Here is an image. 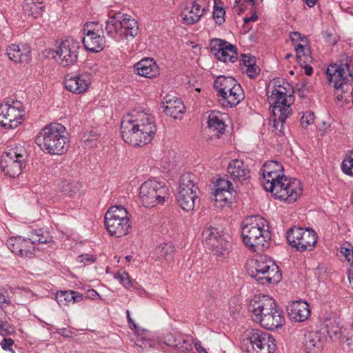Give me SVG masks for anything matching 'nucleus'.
I'll return each instance as SVG.
<instances>
[{"instance_id":"50","label":"nucleus","mask_w":353,"mask_h":353,"mask_svg":"<svg viewBox=\"0 0 353 353\" xmlns=\"http://www.w3.org/2000/svg\"><path fill=\"white\" fill-rule=\"evenodd\" d=\"M290 39L294 46L298 43H307V39L306 37L301 34V33H299L298 32H291L290 33Z\"/></svg>"},{"instance_id":"62","label":"nucleus","mask_w":353,"mask_h":353,"mask_svg":"<svg viewBox=\"0 0 353 353\" xmlns=\"http://www.w3.org/2000/svg\"><path fill=\"white\" fill-rule=\"evenodd\" d=\"M88 292L90 294V296H92V299H94V296H99V294L94 290H91L88 291Z\"/></svg>"},{"instance_id":"2","label":"nucleus","mask_w":353,"mask_h":353,"mask_svg":"<svg viewBox=\"0 0 353 353\" xmlns=\"http://www.w3.org/2000/svg\"><path fill=\"white\" fill-rule=\"evenodd\" d=\"M288 83L281 84L279 80L270 82L268 86V99L270 107L272 108L273 125L272 130L278 136H283L284 123L285 119L292 113V108L288 101L287 97H290V94H287V88Z\"/></svg>"},{"instance_id":"43","label":"nucleus","mask_w":353,"mask_h":353,"mask_svg":"<svg viewBox=\"0 0 353 353\" xmlns=\"http://www.w3.org/2000/svg\"><path fill=\"white\" fill-rule=\"evenodd\" d=\"M30 237L33 243V245H34L36 243L42 244L47 243L51 241L50 236H49L47 234L45 235L41 230L32 231L30 235Z\"/></svg>"},{"instance_id":"20","label":"nucleus","mask_w":353,"mask_h":353,"mask_svg":"<svg viewBox=\"0 0 353 353\" xmlns=\"http://www.w3.org/2000/svg\"><path fill=\"white\" fill-rule=\"evenodd\" d=\"M91 82V74L88 72H83L77 75H66L64 84L66 90L70 92L80 94L87 91Z\"/></svg>"},{"instance_id":"56","label":"nucleus","mask_w":353,"mask_h":353,"mask_svg":"<svg viewBox=\"0 0 353 353\" xmlns=\"http://www.w3.org/2000/svg\"><path fill=\"white\" fill-rule=\"evenodd\" d=\"M302 67L304 68L305 73L310 76L313 73V68L311 65H310V63H302V65H301Z\"/></svg>"},{"instance_id":"9","label":"nucleus","mask_w":353,"mask_h":353,"mask_svg":"<svg viewBox=\"0 0 353 353\" xmlns=\"http://www.w3.org/2000/svg\"><path fill=\"white\" fill-rule=\"evenodd\" d=\"M105 226L111 236L121 237L131 228L128 212L122 206H112L105 214Z\"/></svg>"},{"instance_id":"25","label":"nucleus","mask_w":353,"mask_h":353,"mask_svg":"<svg viewBox=\"0 0 353 353\" xmlns=\"http://www.w3.org/2000/svg\"><path fill=\"white\" fill-rule=\"evenodd\" d=\"M303 345L306 353H321L323 340L320 332L307 331L304 334Z\"/></svg>"},{"instance_id":"57","label":"nucleus","mask_w":353,"mask_h":353,"mask_svg":"<svg viewBox=\"0 0 353 353\" xmlns=\"http://www.w3.org/2000/svg\"><path fill=\"white\" fill-rule=\"evenodd\" d=\"M79 261L80 262H93L94 259L88 254H82L79 256Z\"/></svg>"},{"instance_id":"11","label":"nucleus","mask_w":353,"mask_h":353,"mask_svg":"<svg viewBox=\"0 0 353 353\" xmlns=\"http://www.w3.org/2000/svg\"><path fill=\"white\" fill-rule=\"evenodd\" d=\"M288 244L296 251L310 252L316 245L318 236L316 232L310 228L292 227L286 233Z\"/></svg>"},{"instance_id":"47","label":"nucleus","mask_w":353,"mask_h":353,"mask_svg":"<svg viewBox=\"0 0 353 353\" xmlns=\"http://www.w3.org/2000/svg\"><path fill=\"white\" fill-rule=\"evenodd\" d=\"M314 122V114L311 111H306L303 113L300 123L303 128H306L307 126L313 124Z\"/></svg>"},{"instance_id":"39","label":"nucleus","mask_w":353,"mask_h":353,"mask_svg":"<svg viewBox=\"0 0 353 353\" xmlns=\"http://www.w3.org/2000/svg\"><path fill=\"white\" fill-rule=\"evenodd\" d=\"M296 57L300 65L302 63H310L312 57L310 47L307 43H298L294 46Z\"/></svg>"},{"instance_id":"8","label":"nucleus","mask_w":353,"mask_h":353,"mask_svg":"<svg viewBox=\"0 0 353 353\" xmlns=\"http://www.w3.org/2000/svg\"><path fill=\"white\" fill-rule=\"evenodd\" d=\"M265 190L271 192L275 199L287 203L295 202L303 192L300 181L285 176L270 185H268Z\"/></svg>"},{"instance_id":"36","label":"nucleus","mask_w":353,"mask_h":353,"mask_svg":"<svg viewBox=\"0 0 353 353\" xmlns=\"http://www.w3.org/2000/svg\"><path fill=\"white\" fill-rule=\"evenodd\" d=\"M195 179V176L191 173L183 174L180 179L179 192L199 193Z\"/></svg>"},{"instance_id":"33","label":"nucleus","mask_w":353,"mask_h":353,"mask_svg":"<svg viewBox=\"0 0 353 353\" xmlns=\"http://www.w3.org/2000/svg\"><path fill=\"white\" fill-rule=\"evenodd\" d=\"M83 294L73 290L60 291L56 294V300L60 306L69 305L83 301Z\"/></svg>"},{"instance_id":"12","label":"nucleus","mask_w":353,"mask_h":353,"mask_svg":"<svg viewBox=\"0 0 353 353\" xmlns=\"http://www.w3.org/2000/svg\"><path fill=\"white\" fill-rule=\"evenodd\" d=\"M168 188L160 181L148 180L139 188V198L146 208H153L163 204L168 198Z\"/></svg>"},{"instance_id":"21","label":"nucleus","mask_w":353,"mask_h":353,"mask_svg":"<svg viewBox=\"0 0 353 353\" xmlns=\"http://www.w3.org/2000/svg\"><path fill=\"white\" fill-rule=\"evenodd\" d=\"M216 189L212 200L217 207H223L230 203L234 196V188L232 184L228 179L220 178L216 181Z\"/></svg>"},{"instance_id":"1","label":"nucleus","mask_w":353,"mask_h":353,"mask_svg":"<svg viewBox=\"0 0 353 353\" xmlns=\"http://www.w3.org/2000/svg\"><path fill=\"white\" fill-rule=\"evenodd\" d=\"M157 132L154 117L143 110H133L123 117L121 134L123 141L133 146H143L150 143Z\"/></svg>"},{"instance_id":"23","label":"nucleus","mask_w":353,"mask_h":353,"mask_svg":"<svg viewBox=\"0 0 353 353\" xmlns=\"http://www.w3.org/2000/svg\"><path fill=\"white\" fill-rule=\"evenodd\" d=\"M263 184L264 188L285 176L283 165L278 161H270L265 163L262 168Z\"/></svg>"},{"instance_id":"42","label":"nucleus","mask_w":353,"mask_h":353,"mask_svg":"<svg viewBox=\"0 0 353 353\" xmlns=\"http://www.w3.org/2000/svg\"><path fill=\"white\" fill-rule=\"evenodd\" d=\"M341 170L345 174L353 176V150L345 157L341 163Z\"/></svg>"},{"instance_id":"38","label":"nucleus","mask_w":353,"mask_h":353,"mask_svg":"<svg viewBox=\"0 0 353 353\" xmlns=\"http://www.w3.org/2000/svg\"><path fill=\"white\" fill-rule=\"evenodd\" d=\"M44 6L42 2L38 0H26L23 6L24 12L28 16L37 18L41 15Z\"/></svg>"},{"instance_id":"52","label":"nucleus","mask_w":353,"mask_h":353,"mask_svg":"<svg viewBox=\"0 0 353 353\" xmlns=\"http://www.w3.org/2000/svg\"><path fill=\"white\" fill-rule=\"evenodd\" d=\"M260 72V68L254 63V65H249L245 70V72L250 79L256 78Z\"/></svg>"},{"instance_id":"61","label":"nucleus","mask_w":353,"mask_h":353,"mask_svg":"<svg viewBox=\"0 0 353 353\" xmlns=\"http://www.w3.org/2000/svg\"><path fill=\"white\" fill-rule=\"evenodd\" d=\"M305 1L306 4L310 8L314 7L317 1V0H305Z\"/></svg>"},{"instance_id":"53","label":"nucleus","mask_w":353,"mask_h":353,"mask_svg":"<svg viewBox=\"0 0 353 353\" xmlns=\"http://www.w3.org/2000/svg\"><path fill=\"white\" fill-rule=\"evenodd\" d=\"M13 344L14 340L11 338H5L1 342V346L5 350H10Z\"/></svg>"},{"instance_id":"40","label":"nucleus","mask_w":353,"mask_h":353,"mask_svg":"<svg viewBox=\"0 0 353 353\" xmlns=\"http://www.w3.org/2000/svg\"><path fill=\"white\" fill-rule=\"evenodd\" d=\"M326 332L332 341L340 339L343 341L344 330L334 322H331L326 326Z\"/></svg>"},{"instance_id":"6","label":"nucleus","mask_w":353,"mask_h":353,"mask_svg":"<svg viewBox=\"0 0 353 353\" xmlns=\"http://www.w3.org/2000/svg\"><path fill=\"white\" fill-rule=\"evenodd\" d=\"M214 88L225 107L236 106L245 98L241 85L233 77L219 76L214 82Z\"/></svg>"},{"instance_id":"7","label":"nucleus","mask_w":353,"mask_h":353,"mask_svg":"<svg viewBox=\"0 0 353 353\" xmlns=\"http://www.w3.org/2000/svg\"><path fill=\"white\" fill-rule=\"evenodd\" d=\"M327 78L336 90L335 95L339 100L345 92V86L353 81V63L348 58L339 63H331L326 70Z\"/></svg>"},{"instance_id":"17","label":"nucleus","mask_w":353,"mask_h":353,"mask_svg":"<svg viewBox=\"0 0 353 353\" xmlns=\"http://www.w3.org/2000/svg\"><path fill=\"white\" fill-rule=\"evenodd\" d=\"M210 47L212 54L221 61L234 63L237 60L236 48L228 41L221 39H212Z\"/></svg>"},{"instance_id":"54","label":"nucleus","mask_w":353,"mask_h":353,"mask_svg":"<svg viewBox=\"0 0 353 353\" xmlns=\"http://www.w3.org/2000/svg\"><path fill=\"white\" fill-rule=\"evenodd\" d=\"M241 61L246 68L248 67L249 65H254L255 63L254 57L246 54H242Z\"/></svg>"},{"instance_id":"3","label":"nucleus","mask_w":353,"mask_h":353,"mask_svg":"<svg viewBox=\"0 0 353 353\" xmlns=\"http://www.w3.org/2000/svg\"><path fill=\"white\" fill-rule=\"evenodd\" d=\"M244 245L254 252H263L269 248L270 233L267 221L260 216L246 218L242 224Z\"/></svg>"},{"instance_id":"15","label":"nucleus","mask_w":353,"mask_h":353,"mask_svg":"<svg viewBox=\"0 0 353 353\" xmlns=\"http://www.w3.org/2000/svg\"><path fill=\"white\" fill-rule=\"evenodd\" d=\"M79 43L73 38L62 41L57 47V61L63 67L73 65L78 59Z\"/></svg>"},{"instance_id":"29","label":"nucleus","mask_w":353,"mask_h":353,"mask_svg":"<svg viewBox=\"0 0 353 353\" xmlns=\"http://www.w3.org/2000/svg\"><path fill=\"white\" fill-rule=\"evenodd\" d=\"M137 74L146 77L154 78L159 74V68L152 58H145L134 65Z\"/></svg>"},{"instance_id":"4","label":"nucleus","mask_w":353,"mask_h":353,"mask_svg":"<svg viewBox=\"0 0 353 353\" xmlns=\"http://www.w3.org/2000/svg\"><path fill=\"white\" fill-rule=\"evenodd\" d=\"M35 142L43 152L50 154H62L69 146L65 128L59 123H50L42 128Z\"/></svg>"},{"instance_id":"5","label":"nucleus","mask_w":353,"mask_h":353,"mask_svg":"<svg viewBox=\"0 0 353 353\" xmlns=\"http://www.w3.org/2000/svg\"><path fill=\"white\" fill-rule=\"evenodd\" d=\"M245 268L248 274L262 285L278 283L281 280L279 266L266 255L248 260Z\"/></svg>"},{"instance_id":"51","label":"nucleus","mask_w":353,"mask_h":353,"mask_svg":"<svg viewBox=\"0 0 353 353\" xmlns=\"http://www.w3.org/2000/svg\"><path fill=\"white\" fill-rule=\"evenodd\" d=\"M13 332L14 329L6 321H0V335H10Z\"/></svg>"},{"instance_id":"58","label":"nucleus","mask_w":353,"mask_h":353,"mask_svg":"<svg viewBox=\"0 0 353 353\" xmlns=\"http://www.w3.org/2000/svg\"><path fill=\"white\" fill-rule=\"evenodd\" d=\"M194 347L199 353H208L205 349L201 345L200 341H194Z\"/></svg>"},{"instance_id":"19","label":"nucleus","mask_w":353,"mask_h":353,"mask_svg":"<svg viewBox=\"0 0 353 353\" xmlns=\"http://www.w3.org/2000/svg\"><path fill=\"white\" fill-rule=\"evenodd\" d=\"M97 26L94 23H86L83 28L84 37L82 39L85 48L90 52H98L102 50L105 46V39L98 32H95L93 26Z\"/></svg>"},{"instance_id":"44","label":"nucleus","mask_w":353,"mask_h":353,"mask_svg":"<svg viewBox=\"0 0 353 353\" xmlns=\"http://www.w3.org/2000/svg\"><path fill=\"white\" fill-rule=\"evenodd\" d=\"M225 12L222 7L216 6V0H214V6L213 12L214 19L218 25H221L225 22Z\"/></svg>"},{"instance_id":"26","label":"nucleus","mask_w":353,"mask_h":353,"mask_svg":"<svg viewBox=\"0 0 353 353\" xmlns=\"http://www.w3.org/2000/svg\"><path fill=\"white\" fill-rule=\"evenodd\" d=\"M290 318L296 322H303L310 315V306L306 301H296L287 307Z\"/></svg>"},{"instance_id":"32","label":"nucleus","mask_w":353,"mask_h":353,"mask_svg":"<svg viewBox=\"0 0 353 353\" xmlns=\"http://www.w3.org/2000/svg\"><path fill=\"white\" fill-rule=\"evenodd\" d=\"M225 124L222 115L219 112L211 111L208 117V128L210 132H215L217 138L225 131Z\"/></svg>"},{"instance_id":"34","label":"nucleus","mask_w":353,"mask_h":353,"mask_svg":"<svg viewBox=\"0 0 353 353\" xmlns=\"http://www.w3.org/2000/svg\"><path fill=\"white\" fill-rule=\"evenodd\" d=\"M123 17V13L117 12L110 17L105 22V32L108 36L111 38L122 33L121 19Z\"/></svg>"},{"instance_id":"31","label":"nucleus","mask_w":353,"mask_h":353,"mask_svg":"<svg viewBox=\"0 0 353 353\" xmlns=\"http://www.w3.org/2000/svg\"><path fill=\"white\" fill-rule=\"evenodd\" d=\"M205 9L201 10V6L196 1L191 3V6H186L182 11L181 17L183 23L187 25H192L196 23L203 15Z\"/></svg>"},{"instance_id":"63","label":"nucleus","mask_w":353,"mask_h":353,"mask_svg":"<svg viewBox=\"0 0 353 353\" xmlns=\"http://www.w3.org/2000/svg\"><path fill=\"white\" fill-rule=\"evenodd\" d=\"M348 276H353V265H351L350 268Z\"/></svg>"},{"instance_id":"24","label":"nucleus","mask_w":353,"mask_h":353,"mask_svg":"<svg viewBox=\"0 0 353 353\" xmlns=\"http://www.w3.org/2000/svg\"><path fill=\"white\" fill-rule=\"evenodd\" d=\"M228 172L231 179L235 182L241 184H247L249 182L250 175L248 166L239 159H234L228 165Z\"/></svg>"},{"instance_id":"41","label":"nucleus","mask_w":353,"mask_h":353,"mask_svg":"<svg viewBox=\"0 0 353 353\" xmlns=\"http://www.w3.org/2000/svg\"><path fill=\"white\" fill-rule=\"evenodd\" d=\"M174 248L168 243H164L156 248L155 253L159 258H163L166 261L170 260L174 252Z\"/></svg>"},{"instance_id":"60","label":"nucleus","mask_w":353,"mask_h":353,"mask_svg":"<svg viewBox=\"0 0 353 353\" xmlns=\"http://www.w3.org/2000/svg\"><path fill=\"white\" fill-rule=\"evenodd\" d=\"M6 303L7 305L10 304V301L8 299L5 295L0 293V304Z\"/></svg>"},{"instance_id":"49","label":"nucleus","mask_w":353,"mask_h":353,"mask_svg":"<svg viewBox=\"0 0 353 353\" xmlns=\"http://www.w3.org/2000/svg\"><path fill=\"white\" fill-rule=\"evenodd\" d=\"M343 342L347 343V345L351 347L353 345V325H350L348 328L344 329V335Z\"/></svg>"},{"instance_id":"13","label":"nucleus","mask_w":353,"mask_h":353,"mask_svg":"<svg viewBox=\"0 0 353 353\" xmlns=\"http://www.w3.org/2000/svg\"><path fill=\"white\" fill-rule=\"evenodd\" d=\"M26 154L23 147L15 146L8 149L1 154L0 167L6 175L15 178L21 174Z\"/></svg>"},{"instance_id":"46","label":"nucleus","mask_w":353,"mask_h":353,"mask_svg":"<svg viewBox=\"0 0 353 353\" xmlns=\"http://www.w3.org/2000/svg\"><path fill=\"white\" fill-rule=\"evenodd\" d=\"M115 278L120 280V282L126 288H130L132 287V281L130 277V275L125 271L119 272L115 275Z\"/></svg>"},{"instance_id":"18","label":"nucleus","mask_w":353,"mask_h":353,"mask_svg":"<svg viewBox=\"0 0 353 353\" xmlns=\"http://www.w3.org/2000/svg\"><path fill=\"white\" fill-rule=\"evenodd\" d=\"M278 307L274 300L265 295L256 296L250 301L248 305V310L254 314V321L259 323L261 317H265L267 314Z\"/></svg>"},{"instance_id":"37","label":"nucleus","mask_w":353,"mask_h":353,"mask_svg":"<svg viewBox=\"0 0 353 353\" xmlns=\"http://www.w3.org/2000/svg\"><path fill=\"white\" fill-rule=\"evenodd\" d=\"M122 33L125 37L130 36L134 37L139 30L137 22L131 16L123 14V17L121 19Z\"/></svg>"},{"instance_id":"30","label":"nucleus","mask_w":353,"mask_h":353,"mask_svg":"<svg viewBox=\"0 0 353 353\" xmlns=\"http://www.w3.org/2000/svg\"><path fill=\"white\" fill-rule=\"evenodd\" d=\"M164 112L174 119L183 113L185 107L181 99L172 96H166L164 98Z\"/></svg>"},{"instance_id":"16","label":"nucleus","mask_w":353,"mask_h":353,"mask_svg":"<svg viewBox=\"0 0 353 353\" xmlns=\"http://www.w3.org/2000/svg\"><path fill=\"white\" fill-rule=\"evenodd\" d=\"M248 340L253 353H273L276 345L274 338L268 333L259 330H252L248 334Z\"/></svg>"},{"instance_id":"64","label":"nucleus","mask_w":353,"mask_h":353,"mask_svg":"<svg viewBox=\"0 0 353 353\" xmlns=\"http://www.w3.org/2000/svg\"><path fill=\"white\" fill-rule=\"evenodd\" d=\"M350 285L353 288V276H348Z\"/></svg>"},{"instance_id":"14","label":"nucleus","mask_w":353,"mask_h":353,"mask_svg":"<svg viewBox=\"0 0 353 353\" xmlns=\"http://www.w3.org/2000/svg\"><path fill=\"white\" fill-rule=\"evenodd\" d=\"M25 110L19 101H8L0 105V125L7 129H14L23 120Z\"/></svg>"},{"instance_id":"55","label":"nucleus","mask_w":353,"mask_h":353,"mask_svg":"<svg viewBox=\"0 0 353 353\" xmlns=\"http://www.w3.org/2000/svg\"><path fill=\"white\" fill-rule=\"evenodd\" d=\"M126 316H127L128 322L130 324V329L136 330L137 328V325L134 323V321L132 320V319L131 318L130 311L128 310H126Z\"/></svg>"},{"instance_id":"10","label":"nucleus","mask_w":353,"mask_h":353,"mask_svg":"<svg viewBox=\"0 0 353 353\" xmlns=\"http://www.w3.org/2000/svg\"><path fill=\"white\" fill-rule=\"evenodd\" d=\"M203 239L212 249V254L218 261L226 258L231 250L229 236L211 225H205L202 233Z\"/></svg>"},{"instance_id":"48","label":"nucleus","mask_w":353,"mask_h":353,"mask_svg":"<svg viewBox=\"0 0 353 353\" xmlns=\"http://www.w3.org/2000/svg\"><path fill=\"white\" fill-rule=\"evenodd\" d=\"M179 336V334H177L168 333L163 336V343L168 346L175 347V346H177L176 343Z\"/></svg>"},{"instance_id":"35","label":"nucleus","mask_w":353,"mask_h":353,"mask_svg":"<svg viewBox=\"0 0 353 353\" xmlns=\"http://www.w3.org/2000/svg\"><path fill=\"white\" fill-rule=\"evenodd\" d=\"M199 193L178 192L176 199L179 206L185 211L194 210Z\"/></svg>"},{"instance_id":"59","label":"nucleus","mask_w":353,"mask_h":353,"mask_svg":"<svg viewBox=\"0 0 353 353\" xmlns=\"http://www.w3.org/2000/svg\"><path fill=\"white\" fill-rule=\"evenodd\" d=\"M257 19H258V16L256 13H254L250 17L244 18L243 21H244V23L246 24L251 21L254 22V21H257Z\"/></svg>"},{"instance_id":"22","label":"nucleus","mask_w":353,"mask_h":353,"mask_svg":"<svg viewBox=\"0 0 353 353\" xmlns=\"http://www.w3.org/2000/svg\"><path fill=\"white\" fill-rule=\"evenodd\" d=\"M7 246L12 252L21 256L31 257L34 250L30 237H10L7 241Z\"/></svg>"},{"instance_id":"28","label":"nucleus","mask_w":353,"mask_h":353,"mask_svg":"<svg viewBox=\"0 0 353 353\" xmlns=\"http://www.w3.org/2000/svg\"><path fill=\"white\" fill-rule=\"evenodd\" d=\"M285 318L281 309L278 306L265 317L259 319L260 325L267 330H274L283 326Z\"/></svg>"},{"instance_id":"45","label":"nucleus","mask_w":353,"mask_h":353,"mask_svg":"<svg viewBox=\"0 0 353 353\" xmlns=\"http://www.w3.org/2000/svg\"><path fill=\"white\" fill-rule=\"evenodd\" d=\"M177 346H175V348L181 350L182 351H192V342L190 340L185 339L183 336H179L177 339Z\"/></svg>"},{"instance_id":"27","label":"nucleus","mask_w":353,"mask_h":353,"mask_svg":"<svg viewBox=\"0 0 353 353\" xmlns=\"http://www.w3.org/2000/svg\"><path fill=\"white\" fill-rule=\"evenodd\" d=\"M31 50L27 45L12 44L7 47L6 54L15 63H28L30 60Z\"/></svg>"}]
</instances>
